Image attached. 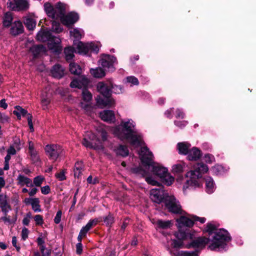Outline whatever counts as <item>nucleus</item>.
<instances>
[{"label":"nucleus","mask_w":256,"mask_h":256,"mask_svg":"<svg viewBox=\"0 0 256 256\" xmlns=\"http://www.w3.org/2000/svg\"><path fill=\"white\" fill-rule=\"evenodd\" d=\"M218 225L210 222L208 223L204 231L210 235L214 234L211 238H198L192 241L190 246L193 248H203L210 243L208 248L212 250H217L224 248L226 243L230 240V236L226 230L224 229L217 230Z\"/></svg>","instance_id":"nucleus-1"},{"label":"nucleus","mask_w":256,"mask_h":256,"mask_svg":"<svg viewBox=\"0 0 256 256\" xmlns=\"http://www.w3.org/2000/svg\"><path fill=\"white\" fill-rule=\"evenodd\" d=\"M136 124L132 119L122 120L119 125L112 128L110 132L122 140H126L134 148L142 146L141 136L135 130Z\"/></svg>","instance_id":"nucleus-2"},{"label":"nucleus","mask_w":256,"mask_h":256,"mask_svg":"<svg viewBox=\"0 0 256 256\" xmlns=\"http://www.w3.org/2000/svg\"><path fill=\"white\" fill-rule=\"evenodd\" d=\"M150 198L153 202L158 204H160L164 200L166 208L171 212L182 214L179 202L173 196L166 194L162 188L152 189L150 192Z\"/></svg>","instance_id":"nucleus-3"},{"label":"nucleus","mask_w":256,"mask_h":256,"mask_svg":"<svg viewBox=\"0 0 256 256\" xmlns=\"http://www.w3.org/2000/svg\"><path fill=\"white\" fill-rule=\"evenodd\" d=\"M177 225L178 228V232L175 234V236L178 240H172L170 239V246L174 248H180L182 244V240L188 238H192V234L190 232V230L186 228L183 230V227H190L192 226L194 223L192 216H181L176 220Z\"/></svg>","instance_id":"nucleus-4"},{"label":"nucleus","mask_w":256,"mask_h":256,"mask_svg":"<svg viewBox=\"0 0 256 256\" xmlns=\"http://www.w3.org/2000/svg\"><path fill=\"white\" fill-rule=\"evenodd\" d=\"M206 165L198 163L194 167V170H190L186 174V180L183 186L184 190L188 188H195L201 185L200 178L202 174L208 171Z\"/></svg>","instance_id":"nucleus-5"},{"label":"nucleus","mask_w":256,"mask_h":256,"mask_svg":"<svg viewBox=\"0 0 256 256\" xmlns=\"http://www.w3.org/2000/svg\"><path fill=\"white\" fill-rule=\"evenodd\" d=\"M140 156L142 162L145 166L152 167L154 173L160 178L164 177L168 172V169L158 164H154L153 161L154 156L146 146L141 148Z\"/></svg>","instance_id":"nucleus-6"},{"label":"nucleus","mask_w":256,"mask_h":256,"mask_svg":"<svg viewBox=\"0 0 256 256\" xmlns=\"http://www.w3.org/2000/svg\"><path fill=\"white\" fill-rule=\"evenodd\" d=\"M92 97H83L80 102L81 107L88 113L92 112L96 106L103 108L110 107L114 104V100L112 97H96V105L92 104Z\"/></svg>","instance_id":"nucleus-7"},{"label":"nucleus","mask_w":256,"mask_h":256,"mask_svg":"<svg viewBox=\"0 0 256 256\" xmlns=\"http://www.w3.org/2000/svg\"><path fill=\"white\" fill-rule=\"evenodd\" d=\"M96 88L98 92L102 96H110L114 93L116 94H120L121 88L118 86H113L110 83L100 82L98 83Z\"/></svg>","instance_id":"nucleus-8"},{"label":"nucleus","mask_w":256,"mask_h":256,"mask_svg":"<svg viewBox=\"0 0 256 256\" xmlns=\"http://www.w3.org/2000/svg\"><path fill=\"white\" fill-rule=\"evenodd\" d=\"M82 144L87 148L95 150L102 149L103 146L98 138L92 132H88L84 138Z\"/></svg>","instance_id":"nucleus-9"},{"label":"nucleus","mask_w":256,"mask_h":256,"mask_svg":"<svg viewBox=\"0 0 256 256\" xmlns=\"http://www.w3.org/2000/svg\"><path fill=\"white\" fill-rule=\"evenodd\" d=\"M44 10L48 16L52 19L58 20V16H62L64 12V4L58 3L54 8L50 3H46L44 5Z\"/></svg>","instance_id":"nucleus-10"},{"label":"nucleus","mask_w":256,"mask_h":256,"mask_svg":"<svg viewBox=\"0 0 256 256\" xmlns=\"http://www.w3.org/2000/svg\"><path fill=\"white\" fill-rule=\"evenodd\" d=\"M44 150L50 160L56 161L62 154V150L60 145L51 144H47L44 148Z\"/></svg>","instance_id":"nucleus-11"},{"label":"nucleus","mask_w":256,"mask_h":256,"mask_svg":"<svg viewBox=\"0 0 256 256\" xmlns=\"http://www.w3.org/2000/svg\"><path fill=\"white\" fill-rule=\"evenodd\" d=\"M8 7L13 10H25L29 8V2L27 0H8Z\"/></svg>","instance_id":"nucleus-12"},{"label":"nucleus","mask_w":256,"mask_h":256,"mask_svg":"<svg viewBox=\"0 0 256 256\" xmlns=\"http://www.w3.org/2000/svg\"><path fill=\"white\" fill-rule=\"evenodd\" d=\"M116 62V59L114 56L102 54L98 61V64L102 68H107L110 71H114V64Z\"/></svg>","instance_id":"nucleus-13"},{"label":"nucleus","mask_w":256,"mask_h":256,"mask_svg":"<svg viewBox=\"0 0 256 256\" xmlns=\"http://www.w3.org/2000/svg\"><path fill=\"white\" fill-rule=\"evenodd\" d=\"M66 6L64 4V12L62 16H58L61 22L67 26L72 25L77 22L79 18L78 16L76 13L71 12L64 15Z\"/></svg>","instance_id":"nucleus-14"},{"label":"nucleus","mask_w":256,"mask_h":256,"mask_svg":"<svg viewBox=\"0 0 256 256\" xmlns=\"http://www.w3.org/2000/svg\"><path fill=\"white\" fill-rule=\"evenodd\" d=\"M28 153L31 160L34 163H36L40 161L38 152L34 148V143L32 141L28 142Z\"/></svg>","instance_id":"nucleus-15"},{"label":"nucleus","mask_w":256,"mask_h":256,"mask_svg":"<svg viewBox=\"0 0 256 256\" xmlns=\"http://www.w3.org/2000/svg\"><path fill=\"white\" fill-rule=\"evenodd\" d=\"M101 119L107 122L112 123L116 121L114 112L110 110H104L100 113Z\"/></svg>","instance_id":"nucleus-16"},{"label":"nucleus","mask_w":256,"mask_h":256,"mask_svg":"<svg viewBox=\"0 0 256 256\" xmlns=\"http://www.w3.org/2000/svg\"><path fill=\"white\" fill-rule=\"evenodd\" d=\"M24 27L22 22L20 20H16L12 24L10 28V34L14 36H16L22 33Z\"/></svg>","instance_id":"nucleus-17"},{"label":"nucleus","mask_w":256,"mask_h":256,"mask_svg":"<svg viewBox=\"0 0 256 256\" xmlns=\"http://www.w3.org/2000/svg\"><path fill=\"white\" fill-rule=\"evenodd\" d=\"M88 82V80L84 76H79L78 78L74 79L70 84L72 88H81Z\"/></svg>","instance_id":"nucleus-18"},{"label":"nucleus","mask_w":256,"mask_h":256,"mask_svg":"<svg viewBox=\"0 0 256 256\" xmlns=\"http://www.w3.org/2000/svg\"><path fill=\"white\" fill-rule=\"evenodd\" d=\"M0 207L4 215H6L8 212L11 210V207L8 202L6 195L0 194Z\"/></svg>","instance_id":"nucleus-19"},{"label":"nucleus","mask_w":256,"mask_h":256,"mask_svg":"<svg viewBox=\"0 0 256 256\" xmlns=\"http://www.w3.org/2000/svg\"><path fill=\"white\" fill-rule=\"evenodd\" d=\"M74 46L78 52L80 54H86L88 52V43L84 44L82 42L74 41Z\"/></svg>","instance_id":"nucleus-20"},{"label":"nucleus","mask_w":256,"mask_h":256,"mask_svg":"<svg viewBox=\"0 0 256 256\" xmlns=\"http://www.w3.org/2000/svg\"><path fill=\"white\" fill-rule=\"evenodd\" d=\"M187 154L189 160H196L201 156V152L197 148L194 147L188 150Z\"/></svg>","instance_id":"nucleus-21"},{"label":"nucleus","mask_w":256,"mask_h":256,"mask_svg":"<svg viewBox=\"0 0 256 256\" xmlns=\"http://www.w3.org/2000/svg\"><path fill=\"white\" fill-rule=\"evenodd\" d=\"M64 68L60 64L54 65L52 70V76L56 78H60L64 75Z\"/></svg>","instance_id":"nucleus-22"},{"label":"nucleus","mask_w":256,"mask_h":256,"mask_svg":"<svg viewBox=\"0 0 256 256\" xmlns=\"http://www.w3.org/2000/svg\"><path fill=\"white\" fill-rule=\"evenodd\" d=\"M54 44L52 42H49L48 47L49 49L52 50L54 52L58 54L62 50V47L60 45V40L58 38H54Z\"/></svg>","instance_id":"nucleus-23"},{"label":"nucleus","mask_w":256,"mask_h":256,"mask_svg":"<svg viewBox=\"0 0 256 256\" xmlns=\"http://www.w3.org/2000/svg\"><path fill=\"white\" fill-rule=\"evenodd\" d=\"M191 145L187 142H178L177 144V150L180 154L186 155L188 153Z\"/></svg>","instance_id":"nucleus-24"},{"label":"nucleus","mask_w":256,"mask_h":256,"mask_svg":"<svg viewBox=\"0 0 256 256\" xmlns=\"http://www.w3.org/2000/svg\"><path fill=\"white\" fill-rule=\"evenodd\" d=\"M152 222L156 226V228L157 229H167L170 228L172 225V224L170 220H159Z\"/></svg>","instance_id":"nucleus-25"},{"label":"nucleus","mask_w":256,"mask_h":256,"mask_svg":"<svg viewBox=\"0 0 256 256\" xmlns=\"http://www.w3.org/2000/svg\"><path fill=\"white\" fill-rule=\"evenodd\" d=\"M30 50L34 56L36 57L40 54H44L46 52V49L42 45H36L32 46L30 48Z\"/></svg>","instance_id":"nucleus-26"},{"label":"nucleus","mask_w":256,"mask_h":256,"mask_svg":"<svg viewBox=\"0 0 256 256\" xmlns=\"http://www.w3.org/2000/svg\"><path fill=\"white\" fill-rule=\"evenodd\" d=\"M18 184L23 186L26 185L28 187L33 186V184L32 183V180L23 175H19L18 177Z\"/></svg>","instance_id":"nucleus-27"},{"label":"nucleus","mask_w":256,"mask_h":256,"mask_svg":"<svg viewBox=\"0 0 256 256\" xmlns=\"http://www.w3.org/2000/svg\"><path fill=\"white\" fill-rule=\"evenodd\" d=\"M98 220L96 219L90 220L86 226L82 228L80 234L85 236L88 232L94 226H96L98 223Z\"/></svg>","instance_id":"nucleus-28"},{"label":"nucleus","mask_w":256,"mask_h":256,"mask_svg":"<svg viewBox=\"0 0 256 256\" xmlns=\"http://www.w3.org/2000/svg\"><path fill=\"white\" fill-rule=\"evenodd\" d=\"M70 34L75 39L74 41L79 42L78 40L84 36V32L82 29L76 28L70 31Z\"/></svg>","instance_id":"nucleus-29"},{"label":"nucleus","mask_w":256,"mask_h":256,"mask_svg":"<svg viewBox=\"0 0 256 256\" xmlns=\"http://www.w3.org/2000/svg\"><path fill=\"white\" fill-rule=\"evenodd\" d=\"M206 191L208 194L212 193L216 188L214 180L210 177L206 178Z\"/></svg>","instance_id":"nucleus-30"},{"label":"nucleus","mask_w":256,"mask_h":256,"mask_svg":"<svg viewBox=\"0 0 256 256\" xmlns=\"http://www.w3.org/2000/svg\"><path fill=\"white\" fill-rule=\"evenodd\" d=\"M90 72L92 75L96 78H102L106 75L104 70L100 68H91Z\"/></svg>","instance_id":"nucleus-31"},{"label":"nucleus","mask_w":256,"mask_h":256,"mask_svg":"<svg viewBox=\"0 0 256 256\" xmlns=\"http://www.w3.org/2000/svg\"><path fill=\"white\" fill-rule=\"evenodd\" d=\"M84 168V165L82 162H76L74 169V176L78 178L81 175Z\"/></svg>","instance_id":"nucleus-32"},{"label":"nucleus","mask_w":256,"mask_h":256,"mask_svg":"<svg viewBox=\"0 0 256 256\" xmlns=\"http://www.w3.org/2000/svg\"><path fill=\"white\" fill-rule=\"evenodd\" d=\"M185 166V163L180 162L172 166V171L173 173H180L183 172Z\"/></svg>","instance_id":"nucleus-33"},{"label":"nucleus","mask_w":256,"mask_h":256,"mask_svg":"<svg viewBox=\"0 0 256 256\" xmlns=\"http://www.w3.org/2000/svg\"><path fill=\"white\" fill-rule=\"evenodd\" d=\"M116 153L118 155L122 156H126L128 154V148L122 145H120L116 149L114 150Z\"/></svg>","instance_id":"nucleus-34"},{"label":"nucleus","mask_w":256,"mask_h":256,"mask_svg":"<svg viewBox=\"0 0 256 256\" xmlns=\"http://www.w3.org/2000/svg\"><path fill=\"white\" fill-rule=\"evenodd\" d=\"M38 40L44 42L50 38V34L48 31L40 30L36 36Z\"/></svg>","instance_id":"nucleus-35"},{"label":"nucleus","mask_w":256,"mask_h":256,"mask_svg":"<svg viewBox=\"0 0 256 256\" xmlns=\"http://www.w3.org/2000/svg\"><path fill=\"white\" fill-rule=\"evenodd\" d=\"M24 24L30 30H32L36 27V22L34 18L30 17H26L24 20Z\"/></svg>","instance_id":"nucleus-36"},{"label":"nucleus","mask_w":256,"mask_h":256,"mask_svg":"<svg viewBox=\"0 0 256 256\" xmlns=\"http://www.w3.org/2000/svg\"><path fill=\"white\" fill-rule=\"evenodd\" d=\"M70 70L72 74L77 75L80 74L82 72L81 68L75 63L70 64Z\"/></svg>","instance_id":"nucleus-37"},{"label":"nucleus","mask_w":256,"mask_h":256,"mask_svg":"<svg viewBox=\"0 0 256 256\" xmlns=\"http://www.w3.org/2000/svg\"><path fill=\"white\" fill-rule=\"evenodd\" d=\"M14 114L19 119L20 118L21 116H28V112L20 106H16V109L14 111Z\"/></svg>","instance_id":"nucleus-38"},{"label":"nucleus","mask_w":256,"mask_h":256,"mask_svg":"<svg viewBox=\"0 0 256 256\" xmlns=\"http://www.w3.org/2000/svg\"><path fill=\"white\" fill-rule=\"evenodd\" d=\"M12 14L10 12H6L4 18L3 24L6 27H8L12 26Z\"/></svg>","instance_id":"nucleus-39"},{"label":"nucleus","mask_w":256,"mask_h":256,"mask_svg":"<svg viewBox=\"0 0 256 256\" xmlns=\"http://www.w3.org/2000/svg\"><path fill=\"white\" fill-rule=\"evenodd\" d=\"M64 52L67 60H71L74 56V49L72 47L69 46L65 48Z\"/></svg>","instance_id":"nucleus-40"},{"label":"nucleus","mask_w":256,"mask_h":256,"mask_svg":"<svg viewBox=\"0 0 256 256\" xmlns=\"http://www.w3.org/2000/svg\"><path fill=\"white\" fill-rule=\"evenodd\" d=\"M6 215H5V216H2L0 218V220H2L4 222V223L6 224L9 225V224H14L16 223L17 217L16 216L14 217L12 219H10V216H6Z\"/></svg>","instance_id":"nucleus-41"},{"label":"nucleus","mask_w":256,"mask_h":256,"mask_svg":"<svg viewBox=\"0 0 256 256\" xmlns=\"http://www.w3.org/2000/svg\"><path fill=\"white\" fill-rule=\"evenodd\" d=\"M31 206L34 212H40L42 211L40 204V200L38 198H34Z\"/></svg>","instance_id":"nucleus-42"},{"label":"nucleus","mask_w":256,"mask_h":256,"mask_svg":"<svg viewBox=\"0 0 256 256\" xmlns=\"http://www.w3.org/2000/svg\"><path fill=\"white\" fill-rule=\"evenodd\" d=\"M140 173L142 174L144 176H146L145 180L149 184H152V186H156L158 184V182L152 176H147L146 173L144 171H142Z\"/></svg>","instance_id":"nucleus-43"},{"label":"nucleus","mask_w":256,"mask_h":256,"mask_svg":"<svg viewBox=\"0 0 256 256\" xmlns=\"http://www.w3.org/2000/svg\"><path fill=\"white\" fill-rule=\"evenodd\" d=\"M161 178L163 180L164 182L167 186L171 185L174 181V177L170 176L168 172L164 177H162Z\"/></svg>","instance_id":"nucleus-44"},{"label":"nucleus","mask_w":256,"mask_h":256,"mask_svg":"<svg viewBox=\"0 0 256 256\" xmlns=\"http://www.w3.org/2000/svg\"><path fill=\"white\" fill-rule=\"evenodd\" d=\"M52 30L56 33H60L62 32V28L60 26V23L54 20L52 22Z\"/></svg>","instance_id":"nucleus-45"},{"label":"nucleus","mask_w":256,"mask_h":256,"mask_svg":"<svg viewBox=\"0 0 256 256\" xmlns=\"http://www.w3.org/2000/svg\"><path fill=\"white\" fill-rule=\"evenodd\" d=\"M88 52L90 50L98 53L99 51L100 46L98 44L94 43V42H90L88 43Z\"/></svg>","instance_id":"nucleus-46"},{"label":"nucleus","mask_w":256,"mask_h":256,"mask_svg":"<svg viewBox=\"0 0 256 256\" xmlns=\"http://www.w3.org/2000/svg\"><path fill=\"white\" fill-rule=\"evenodd\" d=\"M44 180V178L42 176H38L34 178V184L36 186H40Z\"/></svg>","instance_id":"nucleus-47"},{"label":"nucleus","mask_w":256,"mask_h":256,"mask_svg":"<svg viewBox=\"0 0 256 256\" xmlns=\"http://www.w3.org/2000/svg\"><path fill=\"white\" fill-rule=\"evenodd\" d=\"M198 254L196 251L192 252H184L181 251L178 252L176 256H197Z\"/></svg>","instance_id":"nucleus-48"},{"label":"nucleus","mask_w":256,"mask_h":256,"mask_svg":"<svg viewBox=\"0 0 256 256\" xmlns=\"http://www.w3.org/2000/svg\"><path fill=\"white\" fill-rule=\"evenodd\" d=\"M66 172V170H63L59 172L56 173L55 176L59 180L62 181L66 180V177L65 175Z\"/></svg>","instance_id":"nucleus-49"},{"label":"nucleus","mask_w":256,"mask_h":256,"mask_svg":"<svg viewBox=\"0 0 256 256\" xmlns=\"http://www.w3.org/2000/svg\"><path fill=\"white\" fill-rule=\"evenodd\" d=\"M126 81L132 85H138L139 83L138 78L134 76H128Z\"/></svg>","instance_id":"nucleus-50"},{"label":"nucleus","mask_w":256,"mask_h":256,"mask_svg":"<svg viewBox=\"0 0 256 256\" xmlns=\"http://www.w3.org/2000/svg\"><path fill=\"white\" fill-rule=\"evenodd\" d=\"M36 225L41 226L44 224L43 217L40 214H36L34 217Z\"/></svg>","instance_id":"nucleus-51"},{"label":"nucleus","mask_w":256,"mask_h":256,"mask_svg":"<svg viewBox=\"0 0 256 256\" xmlns=\"http://www.w3.org/2000/svg\"><path fill=\"white\" fill-rule=\"evenodd\" d=\"M98 132L102 136V140L105 141L107 139L108 134L106 131L103 128H100Z\"/></svg>","instance_id":"nucleus-52"},{"label":"nucleus","mask_w":256,"mask_h":256,"mask_svg":"<svg viewBox=\"0 0 256 256\" xmlns=\"http://www.w3.org/2000/svg\"><path fill=\"white\" fill-rule=\"evenodd\" d=\"M104 222L108 226L111 225L114 222V217L112 215L109 214L104 219Z\"/></svg>","instance_id":"nucleus-53"},{"label":"nucleus","mask_w":256,"mask_h":256,"mask_svg":"<svg viewBox=\"0 0 256 256\" xmlns=\"http://www.w3.org/2000/svg\"><path fill=\"white\" fill-rule=\"evenodd\" d=\"M204 160L205 162L207 163L211 164L213 162H214V158L211 154H207L205 155L204 158Z\"/></svg>","instance_id":"nucleus-54"},{"label":"nucleus","mask_w":256,"mask_h":256,"mask_svg":"<svg viewBox=\"0 0 256 256\" xmlns=\"http://www.w3.org/2000/svg\"><path fill=\"white\" fill-rule=\"evenodd\" d=\"M174 124L176 126H177L180 128H182L184 127L188 124V122L185 120H182V121L176 120V121H174Z\"/></svg>","instance_id":"nucleus-55"},{"label":"nucleus","mask_w":256,"mask_h":256,"mask_svg":"<svg viewBox=\"0 0 256 256\" xmlns=\"http://www.w3.org/2000/svg\"><path fill=\"white\" fill-rule=\"evenodd\" d=\"M27 119L30 131L33 132L34 130V128L32 122V116L30 114H28Z\"/></svg>","instance_id":"nucleus-56"},{"label":"nucleus","mask_w":256,"mask_h":256,"mask_svg":"<svg viewBox=\"0 0 256 256\" xmlns=\"http://www.w3.org/2000/svg\"><path fill=\"white\" fill-rule=\"evenodd\" d=\"M62 214V212L61 210H58L57 212L56 216L54 218V222L56 224H58L60 222L61 220Z\"/></svg>","instance_id":"nucleus-57"},{"label":"nucleus","mask_w":256,"mask_h":256,"mask_svg":"<svg viewBox=\"0 0 256 256\" xmlns=\"http://www.w3.org/2000/svg\"><path fill=\"white\" fill-rule=\"evenodd\" d=\"M184 116V112L180 109H177L176 111V117L177 118H183Z\"/></svg>","instance_id":"nucleus-58"},{"label":"nucleus","mask_w":256,"mask_h":256,"mask_svg":"<svg viewBox=\"0 0 256 256\" xmlns=\"http://www.w3.org/2000/svg\"><path fill=\"white\" fill-rule=\"evenodd\" d=\"M41 192L44 194H48L50 192V188L48 186H42L40 188Z\"/></svg>","instance_id":"nucleus-59"},{"label":"nucleus","mask_w":256,"mask_h":256,"mask_svg":"<svg viewBox=\"0 0 256 256\" xmlns=\"http://www.w3.org/2000/svg\"><path fill=\"white\" fill-rule=\"evenodd\" d=\"M9 118L4 114L0 112V122L4 123L8 121Z\"/></svg>","instance_id":"nucleus-60"},{"label":"nucleus","mask_w":256,"mask_h":256,"mask_svg":"<svg viewBox=\"0 0 256 256\" xmlns=\"http://www.w3.org/2000/svg\"><path fill=\"white\" fill-rule=\"evenodd\" d=\"M222 168L221 166H216L213 167L212 170L214 173L218 174H221Z\"/></svg>","instance_id":"nucleus-61"},{"label":"nucleus","mask_w":256,"mask_h":256,"mask_svg":"<svg viewBox=\"0 0 256 256\" xmlns=\"http://www.w3.org/2000/svg\"><path fill=\"white\" fill-rule=\"evenodd\" d=\"M28 230L26 228H24L22 231V236L24 240L28 237Z\"/></svg>","instance_id":"nucleus-62"},{"label":"nucleus","mask_w":256,"mask_h":256,"mask_svg":"<svg viewBox=\"0 0 256 256\" xmlns=\"http://www.w3.org/2000/svg\"><path fill=\"white\" fill-rule=\"evenodd\" d=\"M12 244L14 246L18 252H20V248L19 246L17 245V240L16 236H13L12 238Z\"/></svg>","instance_id":"nucleus-63"},{"label":"nucleus","mask_w":256,"mask_h":256,"mask_svg":"<svg viewBox=\"0 0 256 256\" xmlns=\"http://www.w3.org/2000/svg\"><path fill=\"white\" fill-rule=\"evenodd\" d=\"M192 218H194V222L199 221L201 224H204L206 220L204 218H200L196 216H192Z\"/></svg>","instance_id":"nucleus-64"}]
</instances>
